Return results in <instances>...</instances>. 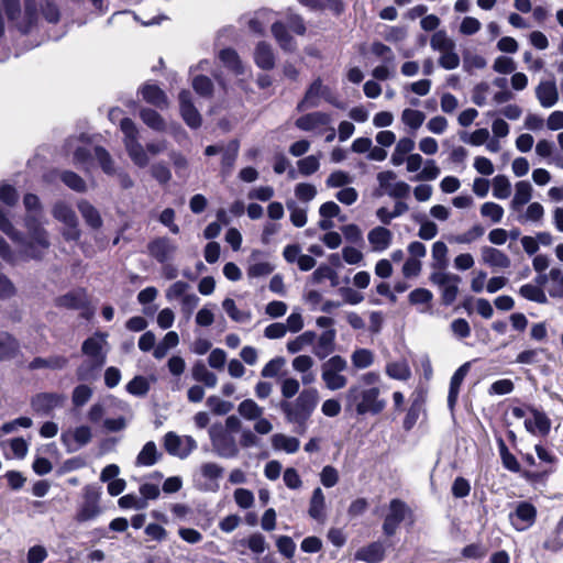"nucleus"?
<instances>
[{
  "instance_id": "22",
  "label": "nucleus",
  "mask_w": 563,
  "mask_h": 563,
  "mask_svg": "<svg viewBox=\"0 0 563 563\" xmlns=\"http://www.w3.org/2000/svg\"><path fill=\"white\" fill-rule=\"evenodd\" d=\"M481 256L484 264L496 268H508L511 264L510 258L503 251L493 246H483Z\"/></svg>"
},
{
  "instance_id": "43",
  "label": "nucleus",
  "mask_w": 563,
  "mask_h": 563,
  "mask_svg": "<svg viewBox=\"0 0 563 563\" xmlns=\"http://www.w3.org/2000/svg\"><path fill=\"white\" fill-rule=\"evenodd\" d=\"M238 412L246 420H255L263 416L264 408L258 406L253 399H245L239 404Z\"/></svg>"
},
{
  "instance_id": "5",
  "label": "nucleus",
  "mask_w": 563,
  "mask_h": 563,
  "mask_svg": "<svg viewBox=\"0 0 563 563\" xmlns=\"http://www.w3.org/2000/svg\"><path fill=\"white\" fill-rule=\"evenodd\" d=\"M121 131L124 134L123 142L131 161L137 167H146L150 158L146 148L139 142V131L134 122L129 118H123V120H121Z\"/></svg>"
},
{
  "instance_id": "63",
  "label": "nucleus",
  "mask_w": 563,
  "mask_h": 563,
  "mask_svg": "<svg viewBox=\"0 0 563 563\" xmlns=\"http://www.w3.org/2000/svg\"><path fill=\"white\" fill-rule=\"evenodd\" d=\"M372 54L382 60V63H396V57L391 48L380 42H374L371 46Z\"/></svg>"
},
{
  "instance_id": "42",
  "label": "nucleus",
  "mask_w": 563,
  "mask_h": 563,
  "mask_svg": "<svg viewBox=\"0 0 563 563\" xmlns=\"http://www.w3.org/2000/svg\"><path fill=\"white\" fill-rule=\"evenodd\" d=\"M448 246L442 241H437L432 245V269H445L448 266Z\"/></svg>"
},
{
  "instance_id": "19",
  "label": "nucleus",
  "mask_w": 563,
  "mask_h": 563,
  "mask_svg": "<svg viewBox=\"0 0 563 563\" xmlns=\"http://www.w3.org/2000/svg\"><path fill=\"white\" fill-rule=\"evenodd\" d=\"M536 97L543 108H552L559 101V91L554 80H541L536 87Z\"/></svg>"
},
{
  "instance_id": "14",
  "label": "nucleus",
  "mask_w": 563,
  "mask_h": 563,
  "mask_svg": "<svg viewBox=\"0 0 563 563\" xmlns=\"http://www.w3.org/2000/svg\"><path fill=\"white\" fill-rule=\"evenodd\" d=\"M331 122L332 118L329 113L314 111L299 117L295 121V125L301 131L321 134L322 129L330 125Z\"/></svg>"
},
{
  "instance_id": "16",
  "label": "nucleus",
  "mask_w": 563,
  "mask_h": 563,
  "mask_svg": "<svg viewBox=\"0 0 563 563\" xmlns=\"http://www.w3.org/2000/svg\"><path fill=\"white\" fill-rule=\"evenodd\" d=\"M106 333H96L82 343V353L91 358L96 367H101L106 362V355L102 353V344L106 342Z\"/></svg>"
},
{
  "instance_id": "21",
  "label": "nucleus",
  "mask_w": 563,
  "mask_h": 563,
  "mask_svg": "<svg viewBox=\"0 0 563 563\" xmlns=\"http://www.w3.org/2000/svg\"><path fill=\"white\" fill-rule=\"evenodd\" d=\"M470 369V363H464L462 366H460L450 380V388H449V395H448V407L453 412L454 407L456 405L461 385L467 375Z\"/></svg>"
},
{
  "instance_id": "18",
  "label": "nucleus",
  "mask_w": 563,
  "mask_h": 563,
  "mask_svg": "<svg viewBox=\"0 0 563 563\" xmlns=\"http://www.w3.org/2000/svg\"><path fill=\"white\" fill-rule=\"evenodd\" d=\"M180 113L184 121L192 129L201 125V115L191 102V95L187 90L179 93Z\"/></svg>"
},
{
  "instance_id": "55",
  "label": "nucleus",
  "mask_w": 563,
  "mask_h": 563,
  "mask_svg": "<svg viewBox=\"0 0 563 563\" xmlns=\"http://www.w3.org/2000/svg\"><path fill=\"white\" fill-rule=\"evenodd\" d=\"M511 194V184L505 175H497L493 179V196L497 199H507Z\"/></svg>"
},
{
  "instance_id": "39",
  "label": "nucleus",
  "mask_w": 563,
  "mask_h": 563,
  "mask_svg": "<svg viewBox=\"0 0 563 563\" xmlns=\"http://www.w3.org/2000/svg\"><path fill=\"white\" fill-rule=\"evenodd\" d=\"M68 363V360L62 355H54L47 358L35 357L29 365L31 369L38 368H52V369H62Z\"/></svg>"
},
{
  "instance_id": "10",
  "label": "nucleus",
  "mask_w": 563,
  "mask_h": 563,
  "mask_svg": "<svg viewBox=\"0 0 563 563\" xmlns=\"http://www.w3.org/2000/svg\"><path fill=\"white\" fill-rule=\"evenodd\" d=\"M164 448L168 454L184 460L197 449V442L191 435L179 437L169 431L164 435Z\"/></svg>"
},
{
  "instance_id": "6",
  "label": "nucleus",
  "mask_w": 563,
  "mask_h": 563,
  "mask_svg": "<svg viewBox=\"0 0 563 563\" xmlns=\"http://www.w3.org/2000/svg\"><path fill=\"white\" fill-rule=\"evenodd\" d=\"M209 438L213 452L223 459H233L239 454V445L234 434H231L221 423L212 424L209 430Z\"/></svg>"
},
{
  "instance_id": "20",
  "label": "nucleus",
  "mask_w": 563,
  "mask_h": 563,
  "mask_svg": "<svg viewBox=\"0 0 563 563\" xmlns=\"http://www.w3.org/2000/svg\"><path fill=\"white\" fill-rule=\"evenodd\" d=\"M367 240L373 252L382 253L391 245L393 232L385 227H375L367 233Z\"/></svg>"
},
{
  "instance_id": "33",
  "label": "nucleus",
  "mask_w": 563,
  "mask_h": 563,
  "mask_svg": "<svg viewBox=\"0 0 563 563\" xmlns=\"http://www.w3.org/2000/svg\"><path fill=\"white\" fill-rule=\"evenodd\" d=\"M141 93L143 99L158 108H163L167 106V99L164 91L157 87L156 85L146 84L141 88Z\"/></svg>"
},
{
  "instance_id": "38",
  "label": "nucleus",
  "mask_w": 563,
  "mask_h": 563,
  "mask_svg": "<svg viewBox=\"0 0 563 563\" xmlns=\"http://www.w3.org/2000/svg\"><path fill=\"white\" fill-rule=\"evenodd\" d=\"M239 154V143L238 141H231L229 144H227L221 153L222 159H221V167H222V174L229 175L234 166V163L236 161Z\"/></svg>"
},
{
  "instance_id": "23",
  "label": "nucleus",
  "mask_w": 563,
  "mask_h": 563,
  "mask_svg": "<svg viewBox=\"0 0 563 563\" xmlns=\"http://www.w3.org/2000/svg\"><path fill=\"white\" fill-rule=\"evenodd\" d=\"M385 547L380 541H375L358 549L355 559L366 563H379L385 559Z\"/></svg>"
},
{
  "instance_id": "41",
  "label": "nucleus",
  "mask_w": 563,
  "mask_h": 563,
  "mask_svg": "<svg viewBox=\"0 0 563 563\" xmlns=\"http://www.w3.org/2000/svg\"><path fill=\"white\" fill-rule=\"evenodd\" d=\"M53 216L69 228L77 225V217L74 210L65 202H58L53 208Z\"/></svg>"
},
{
  "instance_id": "1",
  "label": "nucleus",
  "mask_w": 563,
  "mask_h": 563,
  "mask_svg": "<svg viewBox=\"0 0 563 563\" xmlns=\"http://www.w3.org/2000/svg\"><path fill=\"white\" fill-rule=\"evenodd\" d=\"M24 227L26 234L16 230L0 208V230L21 246L24 258L42 261L51 247L48 232L44 229L42 221L34 216L25 217Z\"/></svg>"
},
{
  "instance_id": "56",
  "label": "nucleus",
  "mask_w": 563,
  "mask_h": 563,
  "mask_svg": "<svg viewBox=\"0 0 563 563\" xmlns=\"http://www.w3.org/2000/svg\"><path fill=\"white\" fill-rule=\"evenodd\" d=\"M60 180L74 191L85 192L87 190L86 181L71 170L62 172Z\"/></svg>"
},
{
  "instance_id": "36",
  "label": "nucleus",
  "mask_w": 563,
  "mask_h": 563,
  "mask_svg": "<svg viewBox=\"0 0 563 563\" xmlns=\"http://www.w3.org/2000/svg\"><path fill=\"white\" fill-rule=\"evenodd\" d=\"M191 374L196 382L202 383L208 388H213L218 383L217 375L210 372L202 362H197L192 366Z\"/></svg>"
},
{
  "instance_id": "11",
  "label": "nucleus",
  "mask_w": 563,
  "mask_h": 563,
  "mask_svg": "<svg viewBox=\"0 0 563 563\" xmlns=\"http://www.w3.org/2000/svg\"><path fill=\"white\" fill-rule=\"evenodd\" d=\"M99 500V490L93 486H86L84 490V501L78 508L75 519L78 522H86L97 518L101 514Z\"/></svg>"
},
{
  "instance_id": "46",
  "label": "nucleus",
  "mask_w": 563,
  "mask_h": 563,
  "mask_svg": "<svg viewBox=\"0 0 563 563\" xmlns=\"http://www.w3.org/2000/svg\"><path fill=\"white\" fill-rule=\"evenodd\" d=\"M484 233H485V229L479 224H475L468 231H466L464 233L450 236L449 241L451 243H456V244H471V243L475 242L476 240H478L481 236H483Z\"/></svg>"
},
{
  "instance_id": "4",
  "label": "nucleus",
  "mask_w": 563,
  "mask_h": 563,
  "mask_svg": "<svg viewBox=\"0 0 563 563\" xmlns=\"http://www.w3.org/2000/svg\"><path fill=\"white\" fill-rule=\"evenodd\" d=\"M380 390L377 387H364L362 385L351 386L345 394V407L354 410L357 415H378L386 406L384 399L379 398Z\"/></svg>"
},
{
  "instance_id": "47",
  "label": "nucleus",
  "mask_w": 563,
  "mask_h": 563,
  "mask_svg": "<svg viewBox=\"0 0 563 563\" xmlns=\"http://www.w3.org/2000/svg\"><path fill=\"white\" fill-rule=\"evenodd\" d=\"M299 2L310 9H329L335 14H341L344 10L341 0H299Z\"/></svg>"
},
{
  "instance_id": "62",
  "label": "nucleus",
  "mask_w": 563,
  "mask_h": 563,
  "mask_svg": "<svg viewBox=\"0 0 563 563\" xmlns=\"http://www.w3.org/2000/svg\"><path fill=\"white\" fill-rule=\"evenodd\" d=\"M287 209L290 211V221L297 228H302L307 223V209L300 208L292 200L287 201Z\"/></svg>"
},
{
  "instance_id": "53",
  "label": "nucleus",
  "mask_w": 563,
  "mask_h": 563,
  "mask_svg": "<svg viewBox=\"0 0 563 563\" xmlns=\"http://www.w3.org/2000/svg\"><path fill=\"white\" fill-rule=\"evenodd\" d=\"M430 45H431L432 49L439 52L440 54L443 52L448 53V51H450V49H455L454 41L452 38L448 37L445 32H443V31L435 32L432 35Z\"/></svg>"
},
{
  "instance_id": "64",
  "label": "nucleus",
  "mask_w": 563,
  "mask_h": 563,
  "mask_svg": "<svg viewBox=\"0 0 563 563\" xmlns=\"http://www.w3.org/2000/svg\"><path fill=\"white\" fill-rule=\"evenodd\" d=\"M300 390V382L295 377H286L280 382V394L285 400L291 399Z\"/></svg>"
},
{
  "instance_id": "31",
  "label": "nucleus",
  "mask_w": 563,
  "mask_h": 563,
  "mask_svg": "<svg viewBox=\"0 0 563 563\" xmlns=\"http://www.w3.org/2000/svg\"><path fill=\"white\" fill-rule=\"evenodd\" d=\"M415 148V141L410 137H401L391 154L390 163L394 166H400L405 163L408 155L411 154L412 150Z\"/></svg>"
},
{
  "instance_id": "58",
  "label": "nucleus",
  "mask_w": 563,
  "mask_h": 563,
  "mask_svg": "<svg viewBox=\"0 0 563 563\" xmlns=\"http://www.w3.org/2000/svg\"><path fill=\"white\" fill-rule=\"evenodd\" d=\"M549 278L551 282L549 295L552 298H563V272L559 268H552Z\"/></svg>"
},
{
  "instance_id": "8",
  "label": "nucleus",
  "mask_w": 563,
  "mask_h": 563,
  "mask_svg": "<svg viewBox=\"0 0 563 563\" xmlns=\"http://www.w3.org/2000/svg\"><path fill=\"white\" fill-rule=\"evenodd\" d=\"M321 99L327 102L338 106L336 99L331 88L323 84L320 77L316 78L305 92L303 98L298 102L296 109L303 112L307 109L317 108L320 106Z\"/></svg>"
},
{
  "instance_id": "60",
  "label": "nucleus",
  "mask_w": 563,
  "mask_h": 563,
  "mask_svg": "<svg viewBox=\"0 0 563 563\" xmlns=\"http://www.w3.org/2000/svg\"><path fill=\"white\" fill-rule=\"evenodd\" d=\"M285 364L286 360L283 356H276L264 365L261 376L263 378H274L279 374Z\"/></svg>"
},
{
  "instance_id": "37",
  "label": "nucleus",
  "mask_w": 563,
  "mask_h": 563,
  "mask_svg": "<svg viewBox=\"0 0 563 563\" xmlns=\"http://www.w3.org/2000/svg\"><path fill=\"white\" fill-rule=\"evenodd\" d=\"M272 33L284 51L292 52L296 49L295 40L289 35L286 26L282 22L273 23Z\"/></svg>"
},
{
  "instance_id": "54",
  "label": "nucleus",
  "mask_w": 563,
  "mask_h": 563,
  "mask_svg": "<svg viewBox=\"0 0 563 563\" xmlns=\"http://www.w3.org/2000/svg\"><path fill=\"white\" fill-rule=\"evenodd\" d=\"M190 285L183 280H177L173 283L165 291V297L168 301L179 300L183 301V298L188 296L190 292Z\"/></svg>"
},
{
  "instance_id": "3",
  "label": "nucleus",
  "mask_w": 563,
  "mask_h": 563,
  "mask_svg": "<svg viewBox=\"0 0 563 563\" xmlns=\"http://www.w3.org/2000/svg\"><path fill=\"white\" fill-rule=\"evenodd\" d=\"M319 402V391L314 387L303 388L294 401L283 400L279 408L287 422L305 429L307 421Z\"/></svg>"
},
{
  "instance_id": "59",
  "label": "nucleus",
  "mask_w": 563,
  "mask_h": 563,
  "mask_svg": "<svg viewBox=\"0 0 563 563\" xmlns=\"http://www.w3.org/2000/svg\"><path fill=\"white\" fill-rule=\"evenodd\" d=\"M222 308L228 316L236 322H246L251 319V314L239 310L234 300L231 298H225L223 300Z\"/></svg>"
},
{
  "instance_id": "32",
  "label": "nucleus",
  "mask_w": 563,
  "mask_h": 563,
  "mask_svg": "<svg viewBox=\"0 0 563 563\" xmlns=\"http://www.w3.org/2000/svg\"><path fill=\"white\" fill-rule=\"evenodd\" d=\"M87 296L84 290L70 291L56 299V305L67 309H80L87 305Z\"/></svg>"
},
{
  "instance_id": "50",
  "label": "nucleus",
  "mask_w": 563,
  "mask_h": 563,
  "mask_svg": "<svg viewBox=\"0 0 563 563\" xmlns=\"http://www.w3.org/2000/svg\"><path fill=\"white\" fill-rule=\"evenodd\" d=\"M314 340L316 333L312 331H306L287 343V351L291 354L298 353L302 351L306 346L312 344Z\"/></svg>"
},
{
  "instance_id": "61",
  "label": "nucleus",
  "mask_w": 563,
  "mask_h": 563,
  "mask_svg": "<svg viewBox=\"0 0 563 563\" xmlns=\"http://www.w3.org/2000/svg\"><path fill=\"white\" fill-rule=\"evenodd\" d=\"M481 214L489 218L493 223H499L504 217V208L495 202H485L481 207Z\"/></svg>"
},
{
  "instance_id": "35",
  "label": "nucleus",
  "mask_w": 563,
  "mask_h": 563,
  "mask_svg": "<svg viewBox=\"0 0 563 563\" xmlns=\"http://www.w3.org/2000/svg\"><path fill=\"white\" fill-rule=\"evenodd\" d=\"M77 207L89 227L92 229H99L102 225L99 211L90 202L87 200H80Z\"/></svg>"
},
{
  "instance_id": "12",
  "label": "nucleus",
  "mask_w": 563,
  "mask_h": 563,
  "mask_svg": "<svg viewBox=\"0 0 563 563\" xmlns=\"http://www.w3.org/2000/svg\"><path fill=\"white\" fill-rule=\"evenodd\" d=\"M536 518L537 508L528 501L518 503L515 510L509 514L510 523L517 531L529 529L534 523Z\"/></svg>"
},
{
  "instance_id": "25",
  "label": "nucleus",
  "mask_w": 563,
  "mask_h": 563,
  "mask_svg": "<svg viewBox=\"0 0 563 563\" xmlns=\"http://www.w3.org/2000/svg\"><path fill=\"white\" fill-rule=\"evenodd\" d=\"M530 411L533 418L525 421L526 429L531 433L539 432L542 435H547L551 428V421L548 416L534 408H531Z\"/></svg>"
},
{
  "instance_id": "15",
  "label": "nucleus",
  "mask_w": 563,
  "mask_h": 563,
  "mask_svg": "<svg viewBox=\"0 0 563 563\" xmlns=\"http://www.w3.org/2000/svg\"><path fill=\"white\" fill-rule=\"evenodd\" d=\"M65 396L56 393H41L31 399L33 410L40 415H48L52 410L62 407Z\"/></svg>"
},
{
  "instance_id": "34",
  "label": "nucleus",
  "mask_w": 563,
  "mask_h": 563,
  "mask_svg": "<svg viewBox=\"0 0 563 563\" xmlns=\"http://www.w3.org/2000/svg\"><path fill=\"white\" fill-rule=\"evenodd\" d=\"M254 60L260 68L272 69L275 65L272 47L264 42L258 43L255 48Z\"/></svg>"
},
{
  "instance_id": "30",
  "label": "nucleus",
  "mask_w": 563,
  "mask_h": 563,
  "mask_svg": "<svg viewBox=\"0 0 563 563\" xmlns=\"http://www.w3.org/2000/svg\"><path fill=\"white\" fill-rule=\"evenodd\" d=\"M424 395L422 393H418L411 401V405L408 409V412L404 419V428L409 431L417 423L421 412L423 411L424 405Z\"/></svg>"
},
{
  "instance_id": "26",
  "label": "nucleus",
  "mask_w": 563,
  "mask_h": 563,
  "mask_svg": "<svg viewBox=\"0 0 563 563\" xmlns=\"http://www.w3.org/2000/svg\"><path fill=\"white\" fill-rule=\"evenodd\" d=\"M309 516L320 522L325 519V497L320 487H317L312 492V496L309 501Z\"/></svg>"
},
{
  "instance_id": "57",
  "label": "nucleus",
  "mask_w": 563,
  "mask_h": 563,
  "mask_svg": "<svg viewBox=\"0 0 563 563\" xmlns=\"http://www.w3.org/2000/svg\"><path fill=\"white\" fill-rule=\"evenodd\" d=\"M93 155L106 174L113 175L115 173L114 162L107 150L101 146H95Z\"/></svg>"
},
{
  "instance_id": "51",
  "label": "nucleus",
  "mask_w": 563,
  "mask_h": 563,
  "mask_svg": "<svg viewBox=\"0 0 563 563\" xmlns=\"http://www.w3.org/2000/svg\"><path fill=\"white\" fill-rule=\"evenodd\" d=\"M426 114L422 111L406 108L401 113V121L412 130H418L424 122Z\"/></svg>"
},
{
  "instance_id": "24",
  "label": "nucleus",
  "mask_w": 563,
  "mask_h": 563,
  "mask_svg": "<svg viewBox=\"0 0 563 563\" xmlns=\"http://www.w3.org/2000/svg\"><path fill=\"white\" fill-rule=\"evenodd\" d=\"M336 332L334 329L323 331L317 340L313 353L320 360L328 357L334 351Z\"/></svg>"
},
{
  "instance_id": "49",
  "label": "nucleus",
  "mask_w": 563,
  "mask_h": 563,
  "mask_svg": "<svg viewBox=\"0 0 563 563\" xmlns=\"http://www.w3.org/2000/svg\"><path fill=\"white\" fill-rule=\"evenodd\" d=\"M519 294L530 301H534L538 303L548 302V297L544 294L543 289L537 285L525 284L520 287Z\"/></svg>"
},
{
  "instance_id": "7",
  "label": "nucleus",
  "mask_w": 563,
  "mask_h": 563,
  "mask_svg": "<svg viewBox=\"0 0 563 563\" xmlns=\"http://www.w3.org/2000/svg\"><path fill=\"white\" fill-rule=\"evenodd\" d=\"M347 368V362L341 355H334L321 365V378L329 390H339L346 386L347 378L343 372Z\"/></svg>"
},
{
  "instance_id": "45",
  "label": "nucleus",
  "mask_w": 563,
  "mask_h": 563,
  "mask_svg": "<svg viewBox=\"0 0 563 563\" xmlns=\"http://www.w3.org/2000/svg\"><path fill=\"white\" fill-rule=\"evenodd\" d=\"M219 58L225 67H228L235 74H243V65L235 51L231 48H224L219 53Z\"/></svg>"
},
{
  "instance_id": "2",
  "label": "nucleus",
  "mask_w": 563,
  "mask_h": 563,
  "mask_svg": "<svg viewBox=\"0 0 563 563\" xmlns=\"http://www.w3.org/2000/svg\"><path fill=\"white\" fill-rule=\"evenodd\" d=\"M10 26L22 34L30 33L37 23L38 13L35 0H24L23 9L20 0H0V38L4 34V18Z\"/></svg>"
},
{
  "instance_id": "40",
  "label": "nucleus",
  "mask_w": 563,
  "mask_h": 563,
  "mask_svg": "<svg viewBox=\"0 0 563 563\" xmlns=\"http://www.w3.org/2000/svg\"><path fill=\"white\" fill-rule=\"evenodd\" d=\"M497 445L503 466L514 473H519L521 467L516 456L509 452L503 438H497Z\"/></svg>"
},
{
  "instance_id": "28",
  "label": "nucleus",
  "mask_w": 563,
  "mask_h": 563,
  "mask_svg": "<svg viewBox=\"0 0 563 563\" xmlns=\"http://www.w3.org/2000/svg\"><path fill=\"white\" fill-rule=\"evenodd\" d=\"M162 455L163 454L157 450L155 442L148 441L139 452L135 464L137 466H152L161 460Z\"/></svg>"
},
{
  "instance_id": "48",
  "label": "nucleus",
  "mask_w": 563,
  "mask_h": 563,
  "mask_svg": "<svg viewBox=\"0 0 563 563\" xmlns=\"http://www.w3.org/2000/svg\"><path fill=\"white\" fill-rule=\"evenodd\" d=\"M273 445L277 450H283L286 453H296L299 450L300 442L297 438L287 437L284 434H275L273 437Z\"/></svg>"
},
{
  "instance_id": "44",
  "label": "nucleus",
  "mask_w": 563,
  "mask_h": 563,
  "mask_svg": "<svg viewBox=\"0 0 563 563\" xmlns=\"http://www.w3.org/2000/svg\"><path fill=\"white\" fill-rule=\"evenodd\" d=\"M544 217V208L540 202L530 203L522 214H519L517 220L520 223H541Z\"/></svg>"
},
{
  "instance_id": "17",
  "label": "nucleus",
  "mask_w": 563,
  "mask_h": 563,
  "mask_svg": "<svg viewBox=\"0 0 563 563\" xmlns=\"http://www.w3.org/2000/svg\"><path fill=\"white\" fill-rule=\"evenodd\" d=\"M177 251V245L169 238L162 236L147 244L148 254L159 263L170 260Z\"/></svg>"
},
{
  "instance_id": "29",
  "label": "nucleus",
  "mask_w": 563,
  "mask_h": 563,
  "mask_svg": "<svg viewBox=\"0 0 563 563\" xmlns=\"http://www.w3.org/2000/svg\"><path fill=\"white\" fill-rule=\"evenodd\" d=\"M515 196L511 200L510 208L519 211L521 207L528 203L532 197V186L526 180L518 181L515 186Z\"/></svg>"
},
{
  "instance_id": "13",
  "label": "nucleus",
  "mask_w": 563,
  "mask_h": 563,
  "mask_svg": "<svg viewBox=\"0 0 563 563\" xmlns=\"http://www.w3.org/2000/svg\"><path fill=\"white\" fill-rule=\"evenodd\" d=\"M92 439L91 429L88 426H79L64 431L60 435L62 443L67 452L73 453L87 445Z\"/></svg>"
},
{
  "instance_id": "52",
  "label": "nucleus",
  "mask_w": 563,
  "mask_h": 563,
  "mask_svg": "<svg viewBox=\"0 0 563 563\" xmlns=\"http://www.w3.org/2000/svg\"><path fill=\"white\" fill-rule=\"evenodd\" d=\"M351 361L356 369H364L373 364L374 354L368 349H356L351 355Z\"/></svg>"
},
{
  "instance_id": "27",
  "label": "nucleus",
  "mask_w": 563,
  "mask_h": 563,
  "mask_svg": "<svg viewBox=\"0 0 563 563\" xmlns=\"http://www.w3.org/2000/svg\"><path fill=\"white\" fill-rule=\"evenodd\" d=\"M20 353L19 341L8 332L0 333V361H10Z\"/></svg>"
},
{
  "instance_id": "9",
  "label": "nucleus",
  "mask_w": 563,
  "mask_h": 563,
  "mask_svg": "<svg viewBox=\"0 0 563 563\" xmlns=\"http://www.w3.org/2000/svg\"><path fill=\"white\" fill-rule=\"evenodd\" d=\"M406 519H409L410 525H412L413 519L410 507L398 498L391 499L382 527L384 534L386 537L396 534L398 527Z\"/></svg>"
}]
</instances>
